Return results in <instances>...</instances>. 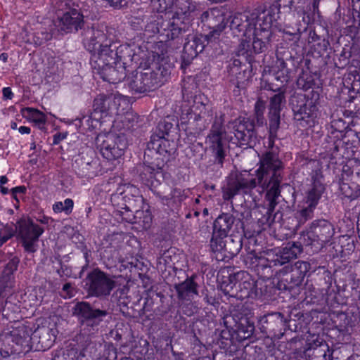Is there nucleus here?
<instances>
[{"label":"nucleus","mask_w":360,"mask_h":360,"mask_svg":"<svg viewBox=\"0 0 360 360\" xmlns=\"http://www.w3.org/2000/svg\"><path fill=\"white\" fill-rule=\"evenodd\" d=\"M296 264L297 265L299 264L300 268H302L303 266L305 269L307 268V266H308V264L307 262H298L296 263Z\"/></svg>","instance_id":"13d9d810"},{"label":"nucleus","mask_w":360,"mask_h":360,"mask_svg":"<svg viewBox=\"0 0 360 360\" xmlns=\"http://www.w3.org/2000/svg\"><path fill=\"white\" fill-rule=\"evenodd\" d=\"M297 15H299V17H302V21L304 25L309 24V19L308 17L306 18L303 13H297Z\"/></svg>","instance_id":"5fc2aeb1"},{"label":"nucleus","mask_w":360,"mask_h":360,"mask_svg":"<svg viewBox=\"0 0 360 360\" xmlns=\"http://www.w3.org/2000/svg\"><path fill=\"white\" fill-rule=\"evenodd\" d=\"M11 127L12 129H18L17 123L15 122H12L11 123Z\"/></svg>","instance_id":"69168bd1"},{"label":"nucleus","mask_w":360,"mask_h":360,"mask_svg":"<svg viewBox=\"0 0 360 360\" xmlns=\"http://www.w3.org/2000/svg\"><path fill=\"white\" fill-rule=\"evenodd\" d=\"M8 59V55L6 53H1L0 55V60L3 62H6Z\"/></svg>","instance_id":"bf43d9fd"},{"label":"nucleus","mask_w":360,"mask_h":360,"mask_svg":"<svg viewBox=\"0 0 360 360\" xmlns=\"http://www.w3.org/2000/svg\"><path fill=\"white\" fill-rule=\"evenodd\" d=\"M255 330V326L253 323L246 321L245 324L240 323L238 328V333L242 339H248L250 338Z\"/></svg>","instance_id":"e433bc0d"},{"label":"nucleus","mask_w":360,"mask_h":360,"mask_svg":"<svg viewBox=\"0 0 360 360\" xmlns=\"http://www.w3.org/2000/svg\"><path fill=\"white\" fill-rule=\"evenodd\" d=\"M117 193L120 195H124L123 198H127L128 195H131L133 197H139L140 192L137 187L130 185L124 184L120 185L117 189Z\"/></svg>","instance_id":"f704fd0d"},{"label":"nucleus","mask_w":360,"mask_h":360,"mask_svg":"<svg viewBox=\"0 0 360 360\" xmlns=\"http://www.w3.org/2000/svg\"><path fill=\"white\" fill-rule=\"evenodd\" d=\"M223 131L221 128H215L211 131V133L207 138V143L215 153L216 157L219 163H222L223 159L225 156L223 141Z\"/></svg>","instance_id":"dca6fc26"},{"label":"nucleus","mask_w":360,"mask_h":360,"mask_svg":"<svg viewBox=\"0 0 360 360\" xmlns=\"http://www.w3.org/2000/svg\"><path fill=\"white\" fill-rule=\"evenodd\" d=\"M171 198L172 202L178 203L182 201L184 198V191L180 188H174L171 192Z\"/></svg>","instance_id":"49530a36"},{"label":"nucleus","mask_w":360,"mask_h":360,"mask_svg":"<svg viewBox=\"0 0 360 360\" xmlns=\"http://www.w3.org/2000/svg\"><path fill=\"white\" fill-rule=\"evenodd\" d=\"M8 182V179L6 176H1L0 177V186H4V184Z\"/></svg>","instance_id":"4d7b16f0"},{"label":"nucleus","mask_w":360,"mask_h":360,"mask_svg":"<svg viewBox=\"0 0 360 360\" xmlns=\"http://www.w3.org/2000/svg\"><path fill=\"white\" fill-rule=\"evenodd\" d=\"M65 138V136L62 135L60 134H57L53 136V143L58 144L60 141L63 140Z\"/></svg>","instance_id":"3c124183"},{"label":"nucleus","mask_w":360,"mask_h":360,"mask_svg":"<svg viewBox=\"0 0 360 360\" xmlns=\"http://www.w3.org/2000/svg\"><path fill=\"white\" fill-rule=\"evenodd\" d=\"M94 110L91 114L90 118L96 122H98L103 117V114L110 113V104L108 103V96L99 95L94 101Z\"/></svg>","instance_id":"aec40b11"},{"label":"nucleus","mask_w":360,"mask_h":360,"mask_svg":"<svg viewBox=\"0 0 360 360\" xmlns=\"http://www.w3.org/2000/svg\"><path fill=\"white\" fill-rule=\"evenodd\" d=\"M292 3V0H278L269 10L236 15L231 22L232 26L239 31L245 30L238 49V55L249 59L254 54L264 51L271 36L274 22L281 18L280 10L290 11Z\"/></svg>","instance_id":"f257e3e1"},{"label":"nucleus","mask_w":360,"mask_h":360,"mask_svg":"<svg viewBox=\"0 0 360 360\" xmlns=\"http://www.w3.org/2000/svg\"><path fill=\"white\" fill-rule=\"evenodd\" d=\"M282 167V162L276 153H266L260 159V166L255 172V175L248 171H243L235 174L234 177L229 179L224 190V198L229 200L238 193H247L258 185L262 192L267 191L266 198L269 202V210L273 211L280 195L281 177L279 171Z\"/></svg>","instance_id":"f03ea898"},{"label":"nucleus","mask_w":360,"mask_h":360,"mask_svg":"<svg viewBox=\"0 0 360 360\" xmlns=\"http://www.w3.org/2000/svg\"><path fill=\"white\" fill-rule=\"evenodd\" d=\"M151 222V217L150 216H148L147 217V221H146V223L144 224V228L147 229L150 226V224Z\"/></svg>","instance_id":"680f3d73"},{"label":"nucleus","mask_w":360,"mask_h":360,"mask_svg":"<svg viewBox=\"0 0 360 360\" xmlns=\"http://www.w3.org/2000/svg\"><path fill=\"white\" fill-rule=\"evenodd\" d=\"M202 17L203 20H205L207 25L212 28V30L205 37H193L184 45L185 52L192 58L195 57L203 51L205 46V40L208 42L212 39H215L226 26L224 15L218 9L212 8L210 11L205 12Z\"/></svg>","instance_id":"20e7f679"},{"label":"nucleus","mask_w":360,"mask_h":360,"mask_svg":"<svg viewBox=\"0 0 360 360\" xmlns=\"http://www.w3.org/2000/svg\"><path fill=\"white\" fill-rule=\"evenodd\" d=\"M357 317L352 313H341L337 316L335 323L339 330L349 332L355 326Z\"/></svg>","instance_id":"393cba45"},{"label":"nucleus","mask_w":360,"mask_h":360,"mask_svg":"<svg viewBox=\"0 0 360 360\" xmlns=\"http://www.w3.org/2000/svg\"><path fill=\"white\" fill-rule=\"evenodd\" d=\"M84 25V15L75 8H66L61 15H58L56 26L60 31L65 33L76 32Z\"/></svg>","instance_id":"9d476101"},{"label":"nucleus","mask_w":360,"mask_h":360,"mask_svg":"<svg viewBox=\"0 0 360 360\" xmlns=\"http://www.w3.org/2000/svg\"><path fill=\"white\" fill-rule=\"evenodd\" d=\"M144 174L148 175L147 177V185L156 187L160 184L161 181L167 178V174H164L162 168L158 167L155 168L152 166H146L144 168Z\"/></svg>","instance_id":"4be33fe9"},{"label":"nucleus","mask_w":360,"mask_h":360,"mask_svg":"<svg viewBox=\"0 0 360 360\" xmlns=\"http://www.w3.org/2000/svg\"><path fill=\"white\" fill-rule=\"evenodd\" d=\"M84 45L91 53V65L93 69L98 70L113 63L115 53L106 42V36L103 31L94 27L86 32Z\"/></svg>","instance_id":"7ed1b4c3"},{"label":"nucleus","mask_w":360,"mask_h":360,"mask_svg":"<svg viewBox=\"0 0 360 360\" xmlns=\"http://www.w3.org/2000/svg\"><path fill=\"white\" fill-rule=\"evenodd\" d=\"M323 192L321 184L315 183L313 187L307 192L305 203L311 205V207H316Z\"/></svg>","instance_id":"7c9ffc66"},{"label":"nucleus","mask_w":360,"mask_h":360,"mask_svg":"<svg viewBox=\"0 0 360 360\" xmlns=\"http://www.w3.org/2000/svg\"><path fill=\"white\" fill-rule=\"evenodd\" d=\"M235 218L228 213H223L218 216L213 224V232L219 238H226L230 232Z\"/></svg>","instance_id":"6ab92c4d"},{"label":"nucleus","mask_w":360,"mask_h":360,"mask_svg":"<svg viewBox=\"0 0 360 360\" xmlns=\"http://www.w3.org/2000/svg\"><path fill=\"white\" fill-rule=\"evenodd\" d=\"M269 131L271 134L276 133L280 123V113H270Z\"/></svg>","instance_id":"c03bdc74"},{"label":"nucleus","mask_w":360,"mask_h":360,"mask_svg":"<svg viewBox=\"0 0 360 360\" xmlns=\"http://www.w3.org/2000/svg\"><path fill=\"white\" fill-rule=\"evenodd\" d=\"M313 232L315 233V236H312L311 239V243L312 246H314L316 249L317 247V236H318V231H316V228L313 229Z\"/></svg>","instance_id":"603ef678"},{"label":"nucleus","mask_w":360,"mask_h":360,"mask_svg":"<svg viewBox=\"0 0 360 360\" xmlns=\"http://www.w3.org/2000/svg\"><path fill=\"white\" fill-rule=\"evenodd\" d=\"M318 6H319V1L314 0L313 7H314V11L318 8Z\"/></svg>","instance_id":"338daca9"},{"label":"nucleus","mask_w":360,"mask_h":360,"mask_svg":"<svg viewBox=\"0 0 360 360\" xmlns=\"http://www.w3.org/2000/svg\"><path fill=\"white\" fill-rule=\"evenodd\" d=\"M16 231L25 252L34 253L38 249L39 237L44 230L30 219H22L18 221Z\"/></svg>","instance_id":"423d86ee"},{"label":"nucleus","mask_w":360,"mask_h":360,"mask_svg":"<svg viewBox=\"0 0 360 360\" xmlns=\"http://www.w3.org/2000/svg\"><path fill=\"white\" fill-rule=\"evenodd\" d=\"M307 350H313L312 355L319 360H330L332 354L328 344L321 340L318 335H312L307 340Z\"/></svg>","instance_id":"2eb2a0df"},{"label":"nucleus","mask_w":360,"mask_h":360,"mask_svg":"<svg viewBox=\"0 0 360 360\" xmlns=\"http://www.w3.org/2000/svg\"><path fill=\"white\" fill-rule=\"evenodd\" d=\"M13 236V230L9 226H4L0 229V247Z\"/></svg>","instance_id":"79ce46f5"},{"label":"nucleus","mask_w":360,"mask_h":360,"mask_svg":"<svg viewBox=\"0 0 360 360\" xmlns=\"http://www.w3.org/2000/svg\"><path fill=\"white\" fill-rule=\"evenodd\" d=\"M101 77L110 83L120 82L124 77L123 73L120 74L117 70L112 65H108L103 69L96 70Z\"/></svg>","instance_id":"c85d7f7f"},{"label":"nucleus","mask_w":360,"mask_h":360,"mask_svg":"<svg viewBox=\"0 0 360 360\" xmlns=\"http://www.w3.org/2000/svg\"><path fill=\"white\" fill-rule=\"evenodd\" d=\"M356 352L348 357L347 360H360V347L356 349Z\"/></svg>","instance_id":"8fccbe9b"},{"label":"nucleus","mask_w":360,"mask_h":360,"mask_svg":"<svg viewBox=\"0 0 360 360\" xmlns=\"http://www.w3.org/2000/svg\"><path fill=\"white\" fill-rule=\"evenodd\" d=\"M178 296L181 299H189L193 295H198L197 284L192 278H188L175 285Z\"/></svg>","instance_id":"5701e85b"},{"label":"nucleus","mask_w":360,"mask_h":360,"mask_svg":"<svg viewBox=\"0 0 360 360\" xmlns=\"http://www.w3.org/2000/svg\"><path fill=\"white\" fill-rule=\"evenodd\" d=\"M69 6V3L68 2V1H62L59 3L58 4V7L60 9L63 10V6Z\"/></svg>","instance_id":"6e6d98bb"},{"label":"nucleus","mask_w":360,"mask_h":360,"mask_svg":"<svg viewBox=\"0 0 360 360\" xmlns=\"http://www.w3.org/2000/svg\"><path fill=\"white\" fill-rule=\"evenodd\" d=\"M316 207H311V205H307V207H303L298 212V218L301 223L305 222L309 219H311L313 215L314 210Z\"/></svg>","instance_id":"ea45409f"},{"label":"nucleus","mask_w":360,"mask_h":360,"mask_svg":"<svg viewBox=\"0 0 360 360\" xmlns=\"http://www.w3.org/2000/svg\"><path fill=\"white\" fill-rule=\"evenodd\" d=\"M313 98L314 101H307L304 107L300 109V117L298 120H301V124L303 127L314 126L319 117V112L316 103L319 98V94H314Z\"/></svg>","instance_id":"ddd939ff"},{"label":"nucleus","mask_w":360,"mask_h":360,"mask_svg":"<svg viewBox=\"0 0 360 360\" xmlns=\"http://www.w3.org/2000/svg\"><path fill=\"white\" fill-rule=\"evenodd\" d=\"M25 192V188L24 186H18L15 187L12 189V193L13 197L16 199V193H24Z\"/></svg>","instance_id":"09e8293b"},{"label":"nucleus","mask_w":360,"mask_h":360,"mask_svg":"<svg viewBox=\"0 0 360 360\" xmlns=\"http://www.w3.org/2000/svg\"><path fill=\"white\" fill-rule=\"evenodd\" d=\"M58 330L55 324L49 326H38L37 328L34 330V338L39 339V344L41 345V349L44 350L51 348L58 335Z\"/></svg>","instance_id":"f8f14e48"},{"label":"nucleus","mask_w":360,"mask_h":360,"mask_svg":"<svg viewBox=\"0 0 360 360\" xmlns=\"http://www.w3.org/2000/svg\"><path fill=\"white\" fill-rule=\"evenodd\" d=\"M296 27H297V31H300V29H301V27H302L301 22H299L296 25Z\"/></svg>","instance_id":"774afa93"},{"label":"nucleus","mask_w":360,"mask_h":360,"mask_svg":"<svg viewBox=\"0 0 360 360\" xmlns=\"http://www.w3.org/2000/svg\"><path fill=\"white\" fill-rule=\"evenodd\" d=\"M86 285L91 295L107 296L115 287V281L109 275L98 269H95L88 274Z\"/></svg>","instance_id":"1a4fd4ad"},{"label":"nucleus","mask_w":360,"mask_h":360,"mask_svg":"<svg viewBox=\"0 0 360 360\" xmlns=\"http://www.w3.org/2000/svg\"><path fill=\"white\" fill-rule=\"evenodd\" d=\"M302 252V246L298 243L289 242L283 247L267 250L263 258L267 262L266 266H281L296 259Z\"/></svg>","instance_id":"6e6552de"},{"label":"nucleus","mask_w":360,"mask_h":360,"mask_svg":"<svg viewBox=\"0 0 360 360\" xmlns=\"http://www.w3.org/2000/svg\"><path fill=\"white\" fill-rule=\"evenodd\" d=\"M314 236L315 233L313 232L312 229H310L309 230L302 232L300 238V241L297 243L301 245V243H303L304 245H311V239L312 238L311 237Z\"/></svg>","instance_id":"a18cd8bd"},{"label":"nucleus","mask_w":360,"mask_h":360,"mask_svg":"<svg viewBox=\"0 0 360 360\" xmlns=\"http://www.w3.org/2000/svg\"><path fill=\"white\" fill-rule=\"evenodd\" d=\"M71 288V285L70 283H65L64 285H63V290L64 291H67L68 292V290Z\"/></svg>","instance_id":"0e129e2a"},{"label":"nucleus","mask_w":360,"mask_h":360,"mask_svg":"<svg viewBox=\"0 0 360 360\" xmlns=\"http://www.w3.org/2000/svg\"><path fill=\"white\" fill-rule=\"evenodd\" d=\"M139 73L140 75L142 76L143 82L146 87V91H149L152 88L155 87L158 82L153 72L148 70L146 72Z\"/></svg>","instance_id":"c9c22d12"},{"label":"nucleus","mask_w":360,"mask_h":360,"mask_svg":"<svg viewBox=\"0 0 360 360\" xmlns=\"http://www.w3.org/2000/svg\"><path fill=\"white\" fill-rule=\"evenodd\" d=\"M148 148L155 151L157 154L165 156L170 154L174 149V143L167 138L158 134L151 136L150 141L148 143Z\"/></svg>","instance_id":"f3484780"},{"label":"nucleus","mask_w":360,"mask_h":360,"mask_svg":"<svg viewBox=\"0 0 360 360\" xmlns=\"http://www.w3.org/2000/svg\"><path fill=\"white\" fill-rule=\"evenodd\" d=\"M245 275L248 276L245 272L237 273L233 278H230L228 283L221 285V288L223 292L228 296L233 297H241L243 295L238 294V288H240L241 283L235 281L236 278H243Z\"/></svg>","instance_id":"a878e982"},{"label":"nucleus","mask_w":360,"mask_h":360,"mask_svg":"<svg viewBox=\"0 0 360 360\" xmlns=\"http://www.w3.org/2000/svg\"><path fill=\"white\" fill-rule=\"evenodd\" d=\"M23 117L34 122L37 124H44L46 122V116L42 112L33 108H25L21 110Z\"/></svg>","instance_id":"c756f323"},{"label":"nucleus","mask_w":360,"mask_h":360,"mask_svg":"<svg viewBox=\"0 0 360 360\" xmlns=\"http://www.w3.org/2000/svg\"><path fill=\"white\" fill-rule=\"evenodd\" d=\"M235 137L240 144H248L254 135V124L248 119H238L232 123Z\"/></svg>","instance_id":"4468645a"},{"label":"nucleus","mask_w":360,"mask_h":360,"mask_svg":"<svg viewBox=\"0 0 360 360\" xmlns=\"http://www.w3.org/2000/svg\"><path fill=\"white\" fill-rule=\"evenodd\" d=\"M96 143L103 157L108 160L120 158L127 146L123 134L117 135L112 132L99 134L96 139Z\"/></svg>","instance_id":"0eeeda50"},{"label":"nucleus","mask_w":360,"mask_h":360,"mask_svg":"<svg viewBox=\"0 0 360 360\" xmlns=\"http://www.w3.org/2000/svg\"><path fill=\"white\" fill-rule=\"evenodd\" d=\"M0 188H1V192L2 193V194H7L8 192V190L7 188L4 187V186H0Z\"/></svg>","instance_id":"e2e57ef3"},{"label":"nucleus","mask_w":360,"mask_h":360,"mask_svg":"<svg viewBox=\"0 0 360 360\" xmlns=\"http://www.w3.org/2000/svg\"><path fill=\"white\" fill-rule=\"evenodd\" d=\"M73 314L85 319L87 326H95L106 316V311L93 309L87 302H79L73 308Z\"/></svg>","instance_id":"9b49d317"},{"label":"nucleus","mask_w":360,"mask_h":360,"mask_svg":"<svg viewBox=\"0 0 360 360\" xmlns=\"http://www.w3.org/2000/svg\"><path fill=\"white\" fill-rule=\"evenodd\" d=\"M195 104L193 105L191 109V112H187L186 117L190 120H193V121H197L202 117H205L206 113V105L202 101V98L201 96H195L194 100Z\"/></svg>","instance_id":"cd10ccee"},{"label":"nucleus","mask_w":360,"mask_h":360,"mask_svg":"<svg viewBox=\"0 0 360 360\" xmlns=\"http://www.w3.org/2000/svg\"><path fill=\"white\" fill-rule=\"evenodd\" d=\"M255 115L257 118V124L259 126L263 125L264 122V112L265 110V104L263 101L259 100L255 103Z\"/></svg>","instance_id":"58836bf2"},{"label":"nucleus","mask_w":360,"mask_h":360,"mask_svg":"<svg viewBox=\"0 0 360 360\" xmlns=\"http://www.w3.org/2000/svg\"><path fill=\"white\" fill-rule=\"evenodd\" d=\"M74 202L70 198H66L64 202H56L53 205V210L56 213L65 212L70 214L73 209Z\"/></svg>","instance_id":"473e14b6"},{"label":"nucleus","mask_w":360,"mask_h":360,"mask_svg":"<svg viewBox=\"0 0 360 360\" xmlns=\"http://www.w3.org/2000/svg\"><path fill=\"white\" fill-rule=\"evenodd\" d=\"M318 231L316 250L321 249L329 243L333 236L334 231L330 224L324 222L323 225L316 227Z\"/></svg>","instance_id":"b1692460"},{"label":"nucleus","mask_w":360,"mask_h":360,"mask_svg":"<svg viewBox=\"0 0 360 360\" xmlns=\"http://www.w3.org/2000/svg\"><path fill=\"white\" fill-rule=\"evenodd\" d=\"M32 335H34V326L30 323L19 324L10 333L11 341L19 345L28 343Z\"/></svg>","instance_id":"a211bd4d"},{"label":"nucleus","mask_w":360,"mask_h":360,"mask_svg":"<svg viewBox=\"0 0 360 360\" xmlns=\"http://www.w3.org/2000/svg\"><path fill=\"white\" fill-rule=\"evenodd\" d=\"M273 315L275 316L277 319H280L281 323L283 322V316L281 313H275Z\"/></svg>","instance_id":"052dcab7"},{"label":"nucleus","mask_w":360,"mask_h":360,"mask_svg":"<svg viewBox=\"0 0 360 360\" xmlns=\"http://www.w3.org/2000/svg\"><path fill=\"white\" fill-rule=\"evenodd\" d=\"M285 101L283 93H278L271 98L270 113H280L281 106Z\"/></svg>","instance_id":"72a5a7b5"},{"label":"nucleus","mask_w":360,"mask_h":360,"mask_svg":"<svg viewBox=\"0 0 360 360\" xmlns=\"http://www.w3.org/2000/svg\"><path fill=\"white\" fill-rule=\"evenodd\" d=\"M17 266V263L14 262L6 265L0 278V289H6L13 286L14 282L13 273L16 271Z\"/></svg>","instance_id":"bb28decb"},{"label":"nucleus","mask_w":360,"mask_h":360,"mask_svg":"<svg viewBox=\"0 0 360 360\" xmlns=\"http://www.w3.org/2000/svg\"><path fill=\"white\" fill-rule=\"evenodd\" d=\"M154 8L157 9L159 13H163L169 8L172 4V0H155L153 1Z\"/></svg>","instance_id":"a19ab883"},{"label":"nucleus","mask_w":360,"mask_h":360,"mask_svg":"<svg viewBox=\"0 0 360 360\" xmlns=\"http://www.w3.org/2000/svg\"><path fill=\"white\" fill-rule=\"evenodd\" d=\"M224 238H219L212 233V237L210 240V247L213 252H219L221 250L224 246L223 241Z\"/></svg>","instance_id":"37998d69"},{"label":"nucleus","mask_w":360,"mask_h":360,"mask_svg":"<svg viewBox=\"0 0 360 360\" xmlns=\"http://www.w3.org/2000/svg\"><path fill=\"white\" fill-rule=\"evenodd\" d=\"M3 96L6 99H11L13 97V92L9 87H4L2 91Z\"/></svg>","instance_id":"de8ad7c7"},{"label":"nucleus","mask_w":360,"mask_h":360,"mask_svg":"<svg viewBox=\"0 0 360 360\" xmlns=\"http://www.w3.org/2000/svg\"><path fill=\"white\" fill-rule=\"evenodd\" d=\"M130 88L132 91L137 93H143L146 91V87L143 84L142 76L139 72H136L134 79L129 83Z\"/></svg>","instance_id":"4c0bfd02"},{"label":"nucleus","mask_w":360,"mask_h":360,"mask_svg":"<svg viewBox=\"0 0 360 360\" xmlns=\"http://www.w3.org/2000/svg\"><path fill=\"white\" fill-rule=\"evenodd\" d=\"M18 131L21 134H29L31 131V129L28 127L21 126L18 128Z\"/></svg>","instance_id":"864d4df0"},{"label":"nucleus","mask_w":360,"mask_h":360,"mask_svg":"<svg viewBox=\"0 0 360 360\" xmlns=\"http://www.w3.org/2000/svg\"><path fill=\"white\" fill-rule=\"evenodd\" d=\"M195 5L188 0H178L176 11L169 21L162 23V30L167 32V37L174 39L185 31L189 22V15L195 10Z\"/></svg>","instance_id":"39448f33"},{"label":"nucleus","mask_w":360,"mask_h":360,"mask_svg":"<svg viewBox=\"0 0 360 360\" xmlns=\"http://www.w3.org/2000/svg\"><path fill=\"white\" fill-rule=\"evenodd\" d=\"M136 122V116L131 112H124L117 115L115 123H122V127L126 129H130L133 126L134 123Z\"/></svg>","instance_id":"2f4dec72"},{"label":"nucleus","mask_w":360,"mask_h":360,"mask_svg":"<svg viewBox=\"0 0 360 360\" xmlns=\"http://www.w3.org/2000/svg\"><path fill=\"white\" fill-rule=\"evenodd\" d=\"M108 103L110 104V113L117 115L122 113L129 106L128 99L120 94L108 95Z\"/></svg>","instance_id":"412c9836"}]
</instances>
